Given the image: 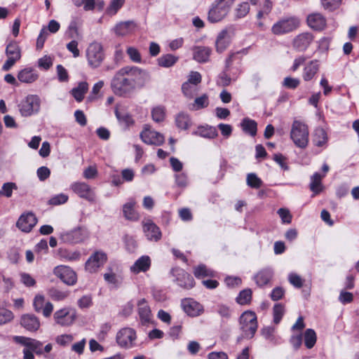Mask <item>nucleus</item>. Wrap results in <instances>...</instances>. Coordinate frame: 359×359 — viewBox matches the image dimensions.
<instances>
[{"instance_id":"423d86ee","label":"nucleus","mask_w":359,"mask_h":359,"mask_svg":"<svg viewBox=\"0 0 359 359\" xmlns=\"http://www.w3.org/2000/svg\"><path fill=\"white\" fill-rule=\"evenodd\" d=\"M86 58L90 67L94 69L99 67L104 60L102 45L97 41L90 43L86 49Z\"/></svg>"},{"instance_id":"e2e57ef3","label":"nucleus","mask_w":359,"mask_h":359,"mask_svg":"<svg viewBox=\"0 0 359 359\" xmlns=\"http://www.w3.org/2000/svg\"><path fill=\"white\" fill-rule=\"evenodd\" d=\"M182 90L184 95L189 97L192 98L196 93V87L190 84V83H184L182 86Z\"/></svg>"},{"instance_id":"c756f323","label":"nucleus","mask_w":359,"mask_h":359,"mask_svg":"<svg viewBox=\"0 0 359 359\" xmlns=\"http://www.w3.org/2000/svg\"><path fill=\"white\" fill-rule=\"evenodd\" d=\"M151 266V259L149 256L144 255L135 261L134 264L130 266V271L134 273L146 272Z\"/></svg>"},{"instance_id":"a211bd4d","label":"nucleus","mask_w":359,"mask_h":359,"mask_svg":"<svg viewBox=\"0 0 359 359\" xmlns=\"http://www.w3.org/2000/svg\"><path fill=\"white\" fill-rule=\"evenodd\" d=\"M181 305L184 311L191 317L198 316L203 312V306L191 298L183 299Z\"/></svg>"},{"instance_id":"20e7f679","label":"nucleus","mask_w":359,"mask_h":359,"mask_svg":"<svg viewBox=\"0 0 359 359\" xmlns=\"http://www.w3.org/2000/svg\"><path fill=\"white\" fill-rule=\"evenodd\" d=\"M300 20L297 16L282 18L271 27V32L274 35H283L294 32L299 28Z\"/></svg>"},{"instance_id":"f03ea898","label":"nucleus","mask_w":359,"mask_h":359,"mask_svg":"<svg viewBox=\"0 0 359 359\" xmlns=\"http://www.w3.org/2000/svg\"><path fill=\"white\" fill-rule=\"evenodd\" d=\"M124 73L123 68L120 69L114 76L111 83L113 92L116 95L123 97L128 95L134 90L133 84Z\"/></svg>"},{"instance_id":"49530a36","label":"nucleus","mask_w":359,"mask_h":359,"mask_svg":"<svg viewBox=\"0 0 359 359\" xmlns=\"http://www.w3.org/2000/svg\"><path fill=\"white\" fill-rule=\"evenodd\" d=\"M49 297L54 301H62L69 296V292L52 287L48 290Z\"/></svg>"},{"instance_id":"6e6552de","label":"nucleus","mask_w":359,"mask_h":359,"mask_svg":"<svg viewBox=\"0 0 359 359\" xmlns=\"http://www.w3.org/2000/svg\"><path fill=\"white\" fill-rule=\"evenodd\" d=\"M170 275L172 278V281L182 288L191 289L194 286L193 277L181 268L171 269Z\"/></svg>"},{"instance_id":"774afa93","label":"nucleus","mask_w":359,"mask_h":359,"mask_svg":"<svg viewBox=\"0 0 359 359\" xmlns=\"http://www.w3.org/2000/svg\"><path fill=\"white\" fill-rule=\"evenodd\" d=\"M68 200V196L64 194H57L49 200V203L53 205H58L65 203Z\"/></svg>"},{"instance_id":"ddd939ff","label":"nucleus","mask_w":359,"mask_h":359,"mask_svg":"<svg viewBox=\"0 0 359 359\" xmlns=\"http://www.w3.org/2000/svg\"><path fill=\"white\" fill-rule=\"evenodd\" d=\"M88 237L86 231L82 227H77L72 230L62 232L60 238L65 243H79Z\"/></svg>"},{"instance_id":"864d4df0","label":"nucleus","mask_w":359,"mask_h":359,"mask_svg":"<svg viewBox=\"0 0 359 359\" xmlns=\"http://www.w3.org/2000/svg\"><path fill=\"white\" fill-rule=\"evenodd\" d=\"M124 2L125 0H111L109 6L107 8L106 13L109 15H115L123 6Z\"/></svg>"},{"instance_id":"680f3d73","label":"nucleus","mask_w":359,"mask_h":359,"mask_svg":"<svg viewBox=\"0 0 359 359\" xmlns=\"http://www.w3.org/2000/svg\"><path fill=\"white\" fill-rule=\"evenodd\" d=\"M17 187L15 183L6 182L2 186V189L0 191V195L5 196L9 198L12 196L13 190L16 189Z\"/></svg>"},{"instance_id":"4c0bfd02","label":"nucleus","mask_w":359,"mask_h":359,"mask_svg":"<svg viewBox=\"0 0 359 359\" xmlns=\"http://www.w3.org/2000/svg\"><path fill=\"white\" fill-rule=\"evenodd\" d=\"M195 134L208 139H213L218 135L215 127L208 126L199 127Z\"/></svg>"},{"instance_id":"37998d69","label":"nucleus","mask_w":359,"mask_h":359,"mask_svg":"<svg viewBox=\"0 0 359 359\" xmlns=\"http://www.w3.org/2000/svg\"><path fill=\"white\" fill-rule=\"evenodd\" d=\"M88 89V83L86 82H81L77 87L72 90V95L76 101L81 102Z\"/></svg>"},{"instance_id":"e433bc0d","label":"nucleus","mask_w":359,"mask_h":359,"mask_svg":"<svg viewBox=\"0 0 359 359\" xmlns=\"http://www.w3.org/2000/svg\"><path fill=\"white\" fill-rule=\"evenodd\" d=\"M313 142L317 147H323L327 144V135L323 128H318L315 130Z\"/></svg>"},{"instance_id":"a18cd8bd","label":"nucleus","mask_w":359,"mask_h":359,"mask_svg":"<svg viewBox=\"0 0 359 359\" xmlns=\"http://www.w3.org/2000/svg\"><path fill=\"white\" fill-rule=\"evenodd\" d=\"M316 334L313 329H307L304 332V344L307 348H311L316 343Z\"/></svg>"},{"instance_id":"f257e3e1","label":"nucleus","mask_w":359,"mask_h":359,"mask_svg":"<svg viewBox=\"0 0 359 359\" xmlns=\"http://www.w3.org/2000/svg\"><path fill=\"white\" fill-rule=\"evenodd\" d=\"M308 126L302 121L294 120L292 123L290 138L299 148L305 149L309 144Z\"/></svg>"},{"instance_id":"bb28decb","label":"nucleus","mask_w":359,"mask_h":359,"mask_svg":"<svg viewBox=\"0 0 359 359\" xmlns=\"http://www.w3.org/2000/svg\"><path fill=\"white\" fill-rule=\"evenodd\" d=\"M231 41V34L228 30H222L217 36L215 42L216 50L218 53H222L229 46Z\"/></svg>"},{"instance_id":"c9c22d12","label":"nucleus","mask_w":359,"mask_h":359,"mask_svg":"<svg viewBox=\"0 0 359 359\" xmlns=\"http://www.w3.org/2000/svg\"><path fill=\"white\" fill-rule=\"evenodd\" d=\"M241 126L245 133H248L252 137L256 135L257 123L255 121L249 118H244L241 123Z\"/></svg>"},{"instance_id":"7ed1b4c3","label":"nucleus","mask_w":359,"mask_h":359,"mask_svg":"<svg viewBox=\"0 0 359 359\" xmlns=\"http://www.w3.org/2000/svg\"><path fill=\"white\" fill-rule=\"evenodd\" d=\"M235 0H216L210 7L208 19L215 23L221 21L229 13Z\"/></svg>"},{"instance_id":"5701e85b","label":"nucleus","mask_w":359,"mask_h":359,"mask_svg":"<svg viewBox=\"0 0 359 359\" xmlns=\"http://www.w3.org/2000/svg\"><path fill=\"white\" fill-rule=\"evenodd\" d=\"M20 325L29 332H36L39 329L41 323L35 315L27 313L21 316Z\"/></svg>"},{"instance_id":"052dcab7","label":"nucleus","mask_w":359,"mask_h":359,"mask_svg":"<svg viewBox=\"0 0 359 359\" xmlns=\"http://www.w3.org/2000/svg\"><path fill=\"white\" fill-rule=\"evenodd\" d=\"M278 215L281 219L283 223L290 224L292 216L287 208H281L277 211Z\"/></svg>"},{"instance_id":"b1692460","label":"nucleus","mask_w":359,"mask_h":359,"mask_svg":"<svg viewBox=\"0 0 359 359\" xmlns=\"http://www.w3.org/2000/svg\"><path fill=\"white\" fill-rule=\"evenodd\" d=\"M138 314L142 325H147L151 322V312L145 299H141L137 302Z\"/></svg>"},{"instance_id":"5fc2aeb1","label":"nucleus","mask_w":359,"mask_h":359,"mask_svg":"<svg viewBox=\"0 0 359 359\" xmlns=\"http://www.w3.org/2000/svg\"><path fill=\"white\" fill-rule=\"evenodd\" d=\"M285 313L284 306L280 304H276L274 305L273 309V322L276 324H278Z\"/></svg>"},{"instance_id":"f8f14e48","label":"nucleus","mask_w":359,"mask_h":359,"mask_svg":"<svg viewBox=\"0 0 359 359\" xmlns=\"http://www.w3.org/2000/svg\"><path fill=\"white\" fill-rule=\"evenodd\" d=\"M53 273L64 283L68 285H74L76 283V273L69 266H57L54 269Z\"/></svg>"},{"instance_id":"69168bd1","label":"nucleus","mask_w":359,"mask_h":359,"mask_svg":"<svg viewBox=\"0 0 359 359\" xmlns=\"http://www.w3.org/2000/svg\"><path fill=\"white\" fill-rule=\"evenodd\" d=\"M288 280L294 287L297 288H300L302 287L304 280L302 278L297 274L294 273H291L288 276Z\"/></svg>"},{"instance_id":"393cba45","label":"nucleus","mask_w":359,"mask_h":359,"mask_svg":"<svg viewBox=\"0 0 359 359\" xmlns=\"http://www.w3.org/2000/svg\"><path fill=\"white\" fill-rule=\"evenodd\" d=\"M136 201L130 198L123 205V215L127 220L136 222L140 219V215L135 210Z\"/></svg>"},{"instance_id":"f704fd0d","label":"nucleus","mask_w":359,"mask_h":359,"mask_svg":"<svg viewBox=\"0 0 359 359\" xmlns=\"http://www.w3.org/2000/svg\"><path fill=\"white\" fill-rule=\"evenodd\" d=\"M18 78L21 82L32 83L37 79L38 74L34 69L25 68L18 73Z\"/></svg>"},{"instance_id":"7c9ffc66","label":"nucleus","mask_w":359,"mask_h":359,"mask_svg":"<svg viewBox=\"0 0 359 359\" xmlns=\"http://www.w3.org/2000/svg\"><path fill=\"white\" fill-rule=\"evenodd\" d=\"M108 270L109 271L103 275L104 280L113 287L118 288L123 283V277L121 274L113 272L111 268H109Z\"/></svg>"},{"instance_id":"2eb2a0df","label":"nucleus","mask_w":359,"mask_h":359,"mask_svg":"<svg viewBox=\"0 0 359 359\" xmlns=\"http://www.w3.org/2000/svg\"><path fill=\"white\" fill-rule=\"evenodd\" d=\"M107 255L102 251H97L86 261L85 268L89 273L96 272L107 262Z\"/></svg>"},{"instance_id":"0eeeda50","label":"nucleus","mask_w":359,"mask_h":359,"mask_svg":"<svg viewBox=\"0 0 359 359\" xmlns=\"http://www.w3.org/2000/svg\"><path fill=\"white\" fill-rule=\"evenodd\" d=\"M76 319V312L74 309L69 306L61 308L53 313L55 324L61 327H69L72 325Z\"/></svg>"},{"instance_id":"338daca9","label":"nucleus","mask_w":359,"mask_h":359,"mask_svg":"<svg viewBox=\"0 0 359 359\" xmlns=\"http://www.w3.org/2000/svg\"><path fill=\"white\" fill-rule=\"evenodd\" d=\"M341 0H322L323 7L330 11L339 8L341 5Z\"/></svg>"},{"instance_id":"9d476101","label":"nucleus","mask_w":359,"mask_h":359,"mask_svg":"<svg viewBox=\"0 0 359 359\" xmlns=\"http://www.w3.org/2000/svg\"><path fill=\"white\" fill-rule=\"evenodd\" d=\"M22 116H29L37 113L40 109V100L36 95H28L18 105Z\"/></svg>"},{"instance_id":"6e6d98bb","label":"nucleus","mask_w":359,"mask_h":359,"mask_svg":"<svg viewBox=\"0 0 359 359\" xmlns=\"http://www.w3.org/2000/svg\"><path fill=\"white\" fill-rule=\"evenodd\" d=\"M216 311L223 319L228 320L231 316L232 311L231 308L224 304H218L216 308Z\"/></svg>"},{"instance_id":"4d7b16f0","label":"nucleus","mask_w":359,"mask_h":359,"mask_svg":"<svg viewBox=\"0 0 359 359\" xmlns=\"http://www.w3.org/2000/svg\"><path fill=\"white\" fill-rule=\"evenodd\" d=\"M250 11V5L247 2H243L238 6L235 10V16L237 18H244Z\"/></svg>"},{"instance_id":"4468645a","label":"nucleus","mask_w":359,"mask_h":359,"mask_svg":"<svg viewBox=\"0 0 359 359\" xmlns=\"http://www.w3.org/2000/svg\"><path fill=\"white\" fill-rule=\"evenodd\" d=\"M33 307L36 312L41 313L45 318H49L53 311V304L46 301L45 297L42 294H36L33 300Z\"/></svg>"},{"instance_id":"bf43d9fd","label":"nucleus","mask_w":359,"mask_h":359,"mask_svg":"<svg viewBox=\"0 0 359 359\" xmlns=\"http://www.w3.org/2000/svg\"><path fill=\"white\" fill-rule=\"evenodd\" d=\"M126 53L133 62L136 63H140L142 62L141 55L136 48L132 46L128 47L126 50Z\"/></svg>"},{"instance_id":"9b49d317","label":"nucleus","mask_w":359,"mask_h":359,"mask_svg":"<svg viewBox=\"0 0 359 359\" xmlns=\"http://www.w3.org/2000/svg\"><path fill=\"white\" fill-rule=\"evenodd\" d=\"M137 336L135 330L130 327H124L119 330L116 334L118 344L123 348H131L134 346Z\"/></svg>"},{"instance_id":"72a5a7b5","label":"nucleus","mask_w":359,"mask_h":359,"mask_svg":"<svg viewBox=\"0 0 359 359\" xmlns=\"http://www.w3.org/2000/svg\"><path fill=\"white\" fill-rule=\"evenodd\" d=\"M325 177V175H321L319 172H315L311 177L310 189L315 194H318L323 190L322 180Z\"/></svg>"},{"instance_id":"de8ad7c7","label":"nucleus","mask_w":359,"mask_h":359,"mask_svg":"<svg viewBox=\"0 0 359 359\" xmlns=\"http://www.w3.org/2000/svg\"><path fill=\"white\" fill-rule=\"evenodd\" d=\"M152 119L155 122H161L165 117V109L163 106H157L151 110Z\"/></svg>"},{"instance_id":"a878e982","label":"nucleus","mask_w":359,"mask_h":359,"mask_svg":"<svg viewBox=\"0 0 359 359\" xmlns=\"http://www.w3.org/2000/svg\"><path fill=\"white\" fill-rule=\"evenodd\" d=\"M307 24L314 30L321 31L326 26V20L320 13H312L307 17Z\"/></svg>"},{"instance_id":"473e14b6","label":"nucleus","mask_w":359,"mask_h":359,"mask_svg":"<svg viewBox=\"0 0 359 359\" xmlns=\"http://www.w3.org/2000/svg\"><path fill=\"white\" fill-rule=\"evenodd\" d=\"M273 276V271L269 269H265L259 271L254 277L257 285L259 287L268 284Z\"/></svg>"},{"instance_id":"cd10ccee","label":"nucleus","mask_w":359,"mask_h":359,"mask_svg":"<svg viewBox=\"0 0 359 359\" xmlns=\"http://www.w3.org/2000/svg\"><path fill=\"white\" fill-rule=\"evenodd\" d=\"M136 27V24L133 20H128L118 23L114 28L115 34L118 36H126L132 33Z\"/></svg>"},{"instance_id":"a19ab883","label":"nucleus","mask_w":359,"mask_h":359,"mask_svg":"<svg viewBox=\"0 0 359 359\" xmlns=\"http://www.w3.org/2000/svg\"><path fill=\"white\" fill-rule=\"evenodd\" d=\"M6 55L8 57H11L19 60L21 57L20 48L17 42L11 41L6 46Z\"/></svg>"},{"instance_id":"603ef678","label":"nucleus","mask_w":359,"mask_h":359,"mask_svg":"<svg viewBox=\"0 0 359 359\" xmlns=\"http://www.w3.org/2000/svg\"><path fill=\"white\" fill-rule=\"evenodd\" d=\"M246 182H247V184L250 187L254 188V189L259 188L263 184V182L262 181V180L260 178H259L257 177V175L255 173L248 174L247 178H246Z\"/></svg>"},{"instance_id":"79ce46f5","label":"nucleus","mask_w":359,"mask_h":359,"mask_svg":"<svg viewBox=\"0 0 359 359\" xmlns=\"http://www.w3.org/2000/svg\"><path fill=\"white\" fill-rule=\"evenodd\" d=\"M58 256L61 259L72 262L79 260L81 257V253L79 251L60 248L58 250Z\"/></svg>"},{"instance_id":"39448f33","label":"nucleus","mask_w":359,"mask_h":359,"mask_svg":"<svg viewBox=\"0 0 359 359\" xmlns=\"http://www.w3.org/2000/svg\"><path fill=\"white\" fill-rule=\"evenodd\" d=\"M240 325L244 336L249 339L252 338L258 327L255 313L250 311L243 312L240 317Z\"/></svg>"},{"instance_id":"c03bdc74","label":"nucleus","mask_w":359,"mask_h":359,"mask_svg":"<svg viewBox=\"0 0 359 359\" xmlns=\"http://www.w3.org/2000/svg\"><path fill=\"white\" fill-rule=\"evenodd\" d=\"M194 274L197 278L213 277L215 276L214 271L207 268V266L203 264H200L195 267Z\"/></svg>"},{"instance_id":"4be33fe9","label":"nucleus","mask_w":359,"mask_h":359,"mask_svg":"<svg viewBox=\"0 0 359 359\" xmlns=\"http://www.w3.org/2000/svg\"><path fill=\"white\" fill-rule=\"evenodd\" d=\"M141 140L147 144L161 145L164 142L162 134L149 129H145L140 133Z\"/></svg>"},{"instance_id":"58836bf2","label":"nucleus","mask_w":359,"mask_h":359,"mask_svg":"<svg viewBox=\"0 0 359 359\" xmlns=\"http://www.w3.org/2000/svg\"><path fill=\"white\" fill-rule=\"evenodd\" d=\"M175 123L180 129H188L191 124L189 115L184 112H180L175 117Z\"/></svg>"},{"instance_id":"6ab92c4d","label":"nucleus","mask_w":359,"mask_h":359,"mask_svg":"<svg viewBox=\"0 0 359 359\" xmlns=\"http://www.w3.org/2000/svg\"><path fill=\"white\" fill-rule=\"evenodd\" d=\"M37 219L32 212L22 214L18 219L16 225L24 232H29L36 225Z\"/></svg>"},{"instance_id":"412c9836","label":"nucleus","mask_w":359,"mask_h":359,"mask_svg":"<svg viewBox=\"0 0 359 359\" xmlns=\"http://www.w3.org/2000/svg\"><path fill=\"white\" fill-rule=\"evenodd\" d=\"M71 188L74 193L81 198H85L89 201H93L95 194L90 187L85 182H75L71 185Z\"/></svg>"},{"instance_id":"c85d7f7f","label":"nucleus","mask_w":359,"mask_h":359,"mask_svg":"<svg viewBox=\"0 0 359 359\" xmlns=\"http://www.w3.org/2000/svg\"><path fill=\"white\" fill-rule=\"evenodd\" d=\"M211 48L205 46H196L193 49V58L200 63L207 62L211 55Z\"/></svg>"},{"instance_id":"dca6fc26","label":"nucleus","mask_w":359,"mask_h":359,"mask_svg":"<svg viewBox=\"0 0 359 359\" xmlns=\"http://www.w3.org/2000/svg\"><path fill=\"white\" fill-rule=\"evenodd\" d=\"M314 41V36L312 33L306 32L297 35L292 41V46L294 50L299 52H304L308 49Z\"/></svg>"},{"instance_id":"3c124183","label":"nucleus","mask_w":359,"mask_h":359,"mask_svg":"<svg viewBox=\"0 0 359 359\" xmlns=\"http://www.w3.org/2000/svg\"><path fill=\"white\" fill-rule=\"evenodd\" d=\"M209 104L208 97L206 95H203L201 97H196L192 107H190L192 110H198L208 107Z\"/></svg>"},{"instance_id":"8fccbe9b","label":"nucleus","mask_w":359,"mask_h":359,"mask_svg":"<svg viewBox=\"0 0 359 359\" xmlns=\"http://www.w3.org/2000/svg\"><path fill=\"white\" fill-rule=\"evenodd\" d=\"M252 299V291L250 289H245L240 292L236 297V302L241 305L249 304Z\"/></svg>"},{"instance_id":"1a4fd4ad","label":"nucleus","mask_w":359,"mask_h":359,"mask_svg":"<svg viewBox=\"0 0 359 359\" xmlns=\"http://www.w3.org/2000/svg\"><path fill=\"white\" fill-rule=\"evenodd\" d=\"M122 68L126 77L129 79L131 84H133L134 89L137 86H142L148 78L147 72L137 67L126 66Z\"/></svg>"},{"instance_id":"2f4dec72","label":"nucleus","mask_w":359,"mask_h":359,"mask_svg":"<svg viewBox=\"0 0 359 359\" xmlns=\"http://www.w3.org/2000/svg\"><path fill=\"white\" fill-rule=\"evenodd\" d=\"M319 70L318 61L316 60H311L304 68L302 77L305 81H311Z\"/></svg>"},{"instance_id":"0e129e2a","label":"nucleus","mask_w":359,"mask_h":359,"mask_svg":"<svg viewBox=\"0 0 359 359\" xmlns=\"http://www.w3.org/2000/svg\"><path fill=\"white\" fill-rule=\"evenodd\" d=\"M300 83L299 79L290 76L285 77L283 81V86L287 88L295 89Z\"/></svg>"},{"instance_id":"aec40b11","label":"nucleus","mask_w":359,"mask_h":359,"mask_svg":"<svg viewBox=\"0 0 359 359\" xmlns=\"http://www.w3.org/2000/svg\"><path fill=\"white\" fill-rule=\"evenodd\" d=\"M143 231L147 238L151 241H158L161 238L160 229L150 219L142 222Z\"/></svg>"},{"instance_id":"09e8293b","label":"nucleus","mask_w":359,"mask_h":359,"mask_svg":"<svg viewBox=\"0 0 359 359\" xmlns=\"http://www.w3.org/2000/svg\"><path fill=\"white\" fill-rule=\"evenodd\" d=\"M115 115L118 120V121L126 126L129 127L134 123V121L132 116L128 113H122L119 111L118 109L115 111Z\"/></svg>"},{"instance_id":"13d9d810","label":"nucleus","mask_w":359,"mask_h":359,"mask_svg":"<svg viewBox=\"0 0 359 359\" xmlns=\"http://www.w3.org/2000/svg\"><path fill=\"white\" fill-rule=\"evenodd\" d=\"M13 317V313L10 310L0 308V325L11 321Z\"/></svg>"},{"instance_id":"ea45409f","label":"nucleus","mask_w":359,"mask_h":359,"mask_svg":"<svg viewBox=\"0 0 359 359\" xmlns=\"http://www.w3.org/2000/svg\"><path fill=\"white\" fill-rule=\"evenodd\" d=\"M178 57L174 55L165 54L159 57L157 62L160 67L169 68L172 67L178 61Z\"/></svg>"},{"instance_id":"f3484780","label":"nucleus","mask_w":359,"mask_h":359,"mask_svg":"<svg viewBox=\"0 0 359 359\" xmlns=\"http://www.w3.org/2000/svg\"><path fill=\"white\" fill-rule=\"evenodd\" d=\"M13 340L15 342L20 344L32 352H35L36 354H42L43 353V344L41 341L22 336H15L13 337Z\"/></svg>"}]
</instances>
